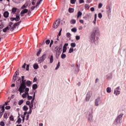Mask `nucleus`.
Returning a JSON list of instances; mask_svg holds the SVG:
<instances>
[{"label": "nucleus", "mask_w": 126, "mask_h": 126, "mask_svg": "<svg viewBox=\"0 0 126 126\" xmlns=\"http://www.w3.org/2000/svg\"><path fill=\"white\" fill-rule=\"evenodd\" d=\"M9 119L11 121H14V118H13V116L12 115H11L9 117Z\"/></svg>", "instance_id": "nucleus-48"}, {"label": "nucleus", "mask_w": 126, "mask_h": 126, "mask_svg": "<svg viewBox=\"0 0 126 126\" xmlns=\"http://www.w3.org/2000/svg\"><path fill=\"white\" fill-rule=\"evenodd\" d=\"M100 103H101V97L100 96H98L97 98L95 99L94 105L98 107Z\"/></svg>", "instance_id": "nucleus-7"}, {"label": "nucleus", "mask_w": 126, "mask_h": 126, "mask_svg": "<svg viewBox=\"0 0 126 126\" xmlns=\"http://www.w3.org/2000/svg\"><path fill=\"white\" fill-rule=\"evenodd\" d=\"M92 94L90 92H89L87 93L86 97V102H89V100L91 98V95Z\"/></svg>", "instance_id": "nucleus-9"}, {"label": "nucleus", "mask_w": 126, "mask_h": 126, "mask_svg": "<svg viewBox=\"0 0 126 126\" xmlns=\"http://www.w3.org/2000/svg\"><path fill=\"white\" fill-rule=\"evenodd\" d=\"M66 58V55L64 54L63 53H62L61 55V59H65Z\"/></svg>", "instance_id": "nucleus-27"}, {"label": "nucleus", "mask_w": 126, "mask_h": 126, "mask_svg": "<svg viewBox=\"0 0 126 126\" xmlns=\"http://www.w3.org/2000/svg\"><path fill=\"white\" fill-rule=\"evenodd\" d=\"M7 105V102H5L2 106L0 105V110L4 112V107Z\"/></svg>", "instance_id": "nucleus-12"}, {"label": "nucleus", "mask_w": 126, "mask_h": 126, "mask_svg": "<svg viewBox=\"0 0 126 126\" xmlns=\"http://www.w3.org/2000/svg\"><path fill=\"white\" fill-rule=\"evenodd\" d=\"M29 119V114H28L26 118V121H28Z\"/></svg>", "instance_id": "nucleus-62"}, {"label": "nucleus", "mask_w": 126, "mask_h": 126, "mask_svg": "<svg viewBox=\"0 0 126 126\" xmlns=\"http://www.w3.org/2000/svg\"><path fill=\"white\" fill-rule=\"evenodd\" d=\"M32 96L29 95V94H28V96H27L28 100H32Z\"/></svg>", "instance_id": "nucleus-39"}, {"label": "nucleus", "mask_w": 126, "mask_h": 126, "mask_svg": "<svg viewBox=\"0 0 126 126\" xmlns=\"http://www.w3.org/2000/svg\"><path fill=\"white\" fill-rule=\"evenodd\" d=\"M107 12L108 14H110L111 12H112V9H111V7L108 8Z\"/></svg>", "instance_id": "nucleus-21"}, {"label": "nucleus", "mask_w": 126, "mask_h": 126, "mask_svg": "<svg viewBox=\"0 0 126 126\" xmlns=\"http://www.w3.org/2000/svg\"><path fill=\"white\" fill-rule=\"evenodd\" d=\"M29 106L30 109H32V108L34 107V104H33V103H30V105Z\"/></svg>", "instance_id": "nucleus-33"}, {"label": "nucleus", "mask_w": 126, "mask_h": 126, "mask_svg": "<svg viewBox=\"0 0 126 126\" xmlns=\"http://www.w3.org/2000/svg\"><path fill=\"white\" fill-rule=\"evenodd\" d=\"M61 35H62V30H61V31H60L58 35V40H59V36H61Z\"/></svg>", "instance_id": "nucleus-53"}, {"label": "nucleus", "mask_w": 126, "mask_h": 126, "mask_svg": "<svg viewBox=\"0 0 126 126\" xmlns=\"http://www.w3.org/2000/svg\"><path fill=\"white\" fill-rule=\"evenodd\" d=\"M26 80H24V76H22V83L21 84V86L19 87V91L21 94V93H23L25 92V88L26 86L25 85V82Z\"/></svg>", "instance_id": "nucleus-1"}, {"label": "nucleus", "mask_w": 126, "mask_h": 126, "mask_svg": "<svg viewBox=\"0 0 126 126\" xmlns=\"http://www.w3.org/2000/svg\"><path fill=\"white\" fill-rule=\"evenodd\" d=\"M85 6L87 9H89V8H90V6L89 5V4H85Z\"/></svg>", "instance_id": "nucleus-44"}, {"label": "nucleus", "mask_w": 126, "mask_h": 126, "mask_svg": "<svg viewBox=\"0 0 126 126\" xmlns=\"http://www.w3.org/2000/svg\"><path fill=\"white\" fill-rule=\"evenodd\" d=\"M70 2L72 4H74L75 3V0H71Z\"/></svg>", "instance_id": "nucleus-55"}, {"label": "nucleus", "mask_w": 126, "mask_h": 126, "mask_svg": "<svg viewBox=\"0 0 126 126\" xmlns=\"http://www.w3.org/2000/svg\"><path fill=\"white\" fill-rule=\"evenodd\" d=\"M28 107H27V106H24V107H23V110H24V111H25L26 112L27 111H28Z\"/></svg>", "instance_id": "nucleus-31"}, {"label": "nucleus", "mask_w": 126, "mask_h": 126, "mask_svg": "<svg viewBox=\"0 0 126 126\" xmlns=\"http://www.w3.org/2000/svg\"><path fill=\"white\" fill-rule=\"evenodd\" d=\"M30 101H27L26 102V105H27L28 106H29L30 105Z\"/></svg>", "instance_id": "nucleus-61"}, {"label": "nucleus", "mask_w": 126, "mask_h": 126, "mask_svg": "<svg viewBox=\"0 0 126 126\" xmlns=\"http://www.w3.org/2000/svg\"><path fill=\"white\" fill-rule=\"evenodd\" d=\"M28 95V93H25L22 96L23 98L24 99L26 98V97H27Z\"/></svg>", "instance_id": "nucleus-23"}, {"label": "nucleus", "mask_w": 126, "mask_h": 126, "mask_svg": "<svg viewBox=\"0 0 126 126\" xmlns=\"http://www.w3.org/2000/svg\"><path fill=\"white\" fill-rule=\"evenodd\" d=\"M0 126H5V124H4V122L1 121L0 123Z\"/></svg>", "instance_id": "nucleus-51"}, {"label": "nucleus", "mask_w": 126, "mask_h": 126, "mask_svg": "<svg viewBox=\"0 0 126 126\" xmlns=\"http://www.w3.org/2000/svg\"><path fill=\"white\" fill-rule=\"evenodd\" d=\"M33 66L34 69H38V68H39V65H38L37 63H34Z\"/></svg>", "instance_id": "nucleus-17"}, {"label": "nucleus", "mask_w": 126, "mask_h": 126, "mask_svg": "<svg viewBox=\"0 0 126 126\" xmlns=\"http://www.w3.org/2000/svg\"><path fill=\"white\" fill-rule=\"evenodd\" d=\"M23 102H24L23 100H21L19 101L18 104H19V106H21V105H22V104H23Z\"/></svg>", "instance_id": "nucleus-41"}, {"label": "nucleus", "mask_w": 126, "mask_h": 126, "mask_svg": "<svg viewBox=\"0 0 126 126\" xmlns=\"http://www.w3.org/2000/svg\"><path fill=\"white\" fill-rule=\"evenodd\" d=\"M21 22H17L16 23H15V24H14L13 28L15 29V28H16V26H18V25H19L20 24Z\"/></svg>", "instance_id": "nucleus-18"}, {"label": "nucleus", "mask_w": 126, "mask_h": 126, "mask_svg": "<svg viewBox=\"0 0 126 126\" xmlns=\"http://www.w3.org/2000/svg\"><path fill=\"white\" fill-rule=\"evenodd\" d=\"M50 43H51V41L50 40V39H48L45 41V43L47 45H49V44H50Z\"/></svg>", "instance_id": "nucleus-45"}, {"label": "nucleus", "mask_w": 126, "mask_h": 126, "mask_svg": "<svg viewBox=\"0 0 126 126\" xmlns=\"http://www.w3.org/2000/svg\"><path fill=\"white\" fill-rule=\"evenodd\" d=\"M98 18H102L103 15H102V13H99L98 14Z\"/></svg>", "instance_id": "nucleus-47"}, {"label": "nucleus", "mask_w": 126, "mask_h": 126, "mask_svg": "<svg viewBox=\"0 0 126 126\" xmlns=\"http://www.w3.org/2000/svg\"><path fill=\"white\" fill-rule=\"evenodd\" d=\"M8 30H9V27H6L2 30V32L5 33Z\"/></svg>", "instance_id": "nucleus-19"}, {"label": "nucleus", "mask_w": 126, "mask_h": 126, "mask_svg": "<svg viewBox=\"0 0 126 126\" xmlns=\"http://www.w3.org/2000/svg\"><path fill=\"white\" fill-rule=\"evenodd\" d=\"M9 15V13L7 11H5L3 13V16H4L6 18L8 17V16Z\"/></svg>", "instance_id": "nucleus-15"}, {"label": "nucleus", "mask_w": 126, "mask_h": 126, "mask_svg": "<svg viewBox=\"0 0 126 126\" xmlns=\"http://www.w3.org/2000/svg\"><path fill=\"white\" fill-rule=\"evenodd\" d=\"M41 52H42V49L41 48H40L39 49L38 52H37V57H39V56H40V55L41 54Z\"/></svg>", "instance_id": "nucleus-28"}, {"label": "nucleus", "mask_w": 126, "mask_h": 126, "mask_svg": "<svg viewBox=\"0 0 126 126\" xmlns=\"http://www.w3.org/2000/svg\"><path fill=\"white\" fill-rule=\"evenodd\" d=\"M73 52V48H70L69 50V54H71Z\"/></svg>", "instance_id": "nucleus-43"}, {"label": "nucleus", "mask_w": 126, "mask_h": 126, "mask_svg": "<svg viewBox=\"0 0 126 126\" xmlns=\"http://www.w3.org/2000/svg\"><path fill=\"white\" fill-rule=\"evenodd\" d=\"M27 12H28V9H24L23 10L21 11V16H23L24 14L25 13H27Z\"/></svg>", "instance_id": "nucleus-11"}, {"label": "nucleus", "mask_w": 126, "mask_h": 126, "mask_svg": "<svg viewBox=\"0 0 126 126\" xmlns=\"http://www.w3.org/2000/svg\"><path fill=\"white\" fill-rule=\"evenodd\" d=\"M95 36L96 35H94V34H92L91 33V35L90 37L91 42L92 43H94V44H96V43H97V42L96 41V39H95Z\"/></svg>", "instance_id": "nucleus-8"}, {"label": "nucleus", "mask_w": 126, "mask_h": 126, "mask_svg": "<svg viewBox=\"0 0 126 126\" xmlns=\"http://www.w3.org/2000/svg\"><path fill=\"white\" fill-rule=\"evenodd\" d=\"M17 9L16 8H15V7L12 8V13H14L15 12H16V10Z\"/></svg>", "instance_id": "nucleus-32"}, {"label": "nucleus", "mask_w": 126, "mask_h": 126, "mask_svg": "<svg viewBox=\"0 0 126 126\" xmlns=\"http://www.w3.org/2000/svg\"><path fill=\"white\" fill-rule=\"evenodd\" d=\"M81 15H82V12H81L80 11H79L78 12V15H77V17H80V16H81Z\"/></svg>", "instance_id": "nucleus-35"}, {"label": "nucleus", "mask_w": 126, "mask_h": 126, "mask_svg": "<svg viewBox=\"0 0 126 126\" xmlns=\"http://www.w3.org/2000/svg\"><path fill=\"white\" fill-rule=\"evenodd\" d=\"M3 118H4V119H7V113H4L3 115Z\"/></svg>", "instance_id": "nucleus-52"}, {"label": "nucleus", "mask_w": 126, "mask_h": 126, "mask_svg": "<svg viewBox=\"0 0 126 126\" xmlns=\"http://www.w3.org/2000/svg\"><path fill=\"white\" fill-rule=\"evenodd\" d=\"M59 68H60V62H58V63L57 65V67L55 68L56 70H57V69H59Z\"/></svg>", "instance_id": "nucleus-40"}, {"label": "nucleus", "mask_w": 126, "mask_h": 126, "mask_svg": "<svg viewBox=\"0 0 126 126\" xmlns=\"http://www.w3.org/2000/svg\"><path fill=\"white\" fill-rule=\"evenodd\" d=\"M106 91H107V93H111V92H112V89H111V88L108 87L106 89Z\"/></svg>", "instance_id": "nucleus-24"}, {"label": "nucleus", "mask_w": 126, "mask_h": 126, "mask_svg": "<svg viewBox=\"0 0 126 126\" xmlns=\"http://www.w3.org/2000/svg\"><path fill=\"white\" fill-rule=\"evenodd\" d=\"M102 6H103V4H102V3H99L98 4V8H102Z\"/></svg>", "instance_id": "nucleus-50"}, {"label": "nucleus", "mask_w": 126, "mask_h": 126, "mask_svg": "<svg viewBox=\"0 0 126 126\" xmlns=\"http://www.w3.org/2000/svg\"><path fill=\"white\" fill-rule=\"evenodd\" d=\"M112 73H109L107 75V78H112Z\"/></svg>", "instance_id": "nucleus-37"}, {"label": "nucleus", "mask_w": 126, "mask_h": 126, "mask_svg": "<svg viewBox=\"0 0 126 126\" xmlns=\"http://www.w3.org/2000/svg\"><path fill=\"white\" fill-rule=\"evenodd\" d=\"M46 58H47V55H46V54H43L41 57L38 59L39 63H43V62H44L45 60H46Z\"/></svg>", "instance_id": "nucleus-6"}, {"label": "nucleus", "mask_w": 126, "mask_h": 126, "mask_svg": "<svg viewBox=\"0 0 126 126\" xmlns=\"http://www.w3.org/2000/svg\"><path fill=\"white\" fill-rule=\"evenodd\" d=\"M114 93L117 96V95H120V94H121V92L120 91L114 90Z\"/></svg>", "instance_id": "nucleus-16"}, {"label": "nucleus", "mask_w": 126, "mask_h": 126, "mask_svg": "<svg viewBox=\"0 0 126 126\" xmlns=\"http://www.w3.org/2000/svg\"><path fill=\"white\" fill-rule=\"evenodd\" d=\"M91 11L93 12V11H95V8H94V7H92L91 8Z\"/></svg>", "instance_id": "nucleus-60"}, {"label": "nucleus", "mask_w": 126, "mask_h": 126, "mask_svg": "<svg viewBox=\"0 0 126 126\" xmlns=\"http://www.w3.org/2000/svg\"><path fill=\"white\" fill-rule=\"evenodd\" d=\"M71 31H72V32H74V33H75L76 32H77V29H76V28H74L71 29Z\"/></svg>", "instance_id": "nucleus-36"}, {"label": "nucleus", "mask_w": 126, "mask_h": 126, "mask_svg": "<svg viewBox=\"0 0 126 126\" xmlns=\"http://www.w3.org/2000/svg\"><path fill=\"white\" fill-rule=\"evenodd\" d=\"M32 109L30 108V111L29 112H28V115H29V114H32Z\"/></svg>", "instance_id": "nucleus-58"}, {"label": "nucleus", "mask_w": 126, "mask_h": 126, "mask_svg": "<svg viewBox=\"0 0 126 126\" xmlns=\"http://www.w3.org/2000/svg\"><path fill=\"white\" fill-rule=\"evenodd\" d=\"M91 34H94V35H97V36H99V35H100V29H99V27H94Z\"/></svg>", "instance_id": "nucleus-4"}, {"label": "nucleus", "mask_w": 126, "mask_h": 126, "mask_svg": "<svg viewBox=\"0 0 126 126\" xmlns=\"http://www.w3.org/2000/svg\"><path fill=\"white\" fill-rule=\"evenodd\" d=\"M61 24V19H57L54 23L53 27L57 29L59 26H60V24Z\"/></svg>", "instance_id": "nucleus-5"}, {"label": "nucleus", "mask_w": 126, "mask_h": 126, "mask_svg": "<svg viewBox=\"0 0 126 126\" xmlns=\"http://www.w3.org/2000/svg\"><path fill=\"white\" fill-rule=\"evenodd\" d=\"M63 48V46L60 45V46L58 47V50H59V52H62V48Z\"/></svg>", "instance_id": "nucleus-46"}, {"label": "nucleus", "mask_w": 126, "mask_h": 126, "mask_svg": "<svg viewBox=\"0 0 126 126\" xmlns=\"http://www.w3.org/2000/svg\"><path fill=\"white\" fill-rule=\"evenodd\" d=\"M87 118L89 123H93V121H94L93 119V108H91V111L88 112Z\"/></svg>", "instance_id": "nucleus-3"}, {"label": "nucleus", "mask_w": 126, "mask_h": 126, "mask_svg": "<svg viewBox=\"0 0 126 126\" xmlns=\"http://www.w3.org/2000/svg\"><path fill=\"white\" fill-rule=\"evenodd\" d=\"M17 73H18V72L16 71L13 78V81H15V80H16V77H17V75H18Z\"/></svg>", "instance_id": "nucleus-14"}, {"label": "nucleus", "mask_w": 126, "mask_h": 126, "mask_svg": "<svg viewBox=\"0 0 126 126\" xmlns=\"http://www.w3.org/2000/svg\"><path fill=\"white\" fill-rule=\"evenodd\" d=\"M50 63H53V62H54V56L53 55L50 56Z\"/></svg>", "instance_id": "nucleus-20"}, {"label": "nucleus", "mask_w": 126, "mask_h": 126, "mask_svg": "<svg viewBox=\"0 0 126 126\" xmlns=\"http://www.w3.org/2000/svg\"><path fill=\"white\" fill-rule=\"evenodd\" d=\"M35 93H34L33 94V96L32 99L31 100V103H33V102H34V100H35Z\"/></svg>", "instance_id": "nucleus-34"}, {"label": "nucleus", "mask_w": 126, "mask_h": 126, "mask_svg": "<svg viewBox=\"0 0 126 126\" xmlns=\"http://www.w3.org/2000/svg\"><path fill=\"white\" fill-rule=\"evenodd\" d=\"M37 87H38V86L36 84H34L32 85V89H33V90L37 89Z\"/></svg>", "instance_id": "nucleus-26"}, {"label": "nucleus", "mask_w": 126, "mask_h": 126, "mask_svg": "<svg viewBox=\"0 0 126 126\" xmlns=\"http://www.w3.org/2000/svg\"><path fill=\"white\" fill-rule=\"evenodd\" d=\"M43 0H39V1L37 2L35 7H38L40 3H41V1Z\"/></svg>", "instance_id": "nucleus-30"}, {"label": "nucleus", "mask_w": 126, "mask_h": 126, "mask_svg": "<svg viewBox=\"0 0 126 126\" xmlns=\"http://www.w3.org/2000/svg\"><path fill=\"white\" fill-rule=\"evenodd\" d=\"M80 39V36H79V35L76 36V39L77 40H79Z\"/></svg>", "instance_id": "nucleus-59"}, {"label": "nucleus", "mask_w": 126, "mask_h": 126, "mask_svg": "<svg viewBox=\"0 0 126 126\" xmlns=\"http://www.w3.org/2000/svg\"><path fill=\"white\" fill-rule=\"evenodd\" d=\"M16 21H19L20 20V16L19 14H17L16 17Z\"/></svg>", "instance_id": "nucleus-22"}, {"label": "nucleus", "mask_w": 126, "mask_h": 126, "mask_svg": "<svg viewBox=\"0 0 126 126\" xmlns=\"http://www.w3.org/2000/svg\"><path fill=\"white\" fill-rule=\"evenodd\" d=\"M24 8H26V6L25 5H24L22 6L21 9H24Z\"/></svg>", "instance_id": "nucleus-63"}, {"label": "nucleus", "mask_w": 126, "mask_h": 126, "mask_svg": "<svg viewBox=\"0 0 126 126\" xmlns=\"http://www.w3.org/2000/svg\"><path fill=\"white\" fill-rule=\"evenodd\" d=\"M66 36H67V38H70V37L71 36V34L69 32H67Z\"/></svg>", "instance_id": "nucleus-42"}, {"label": "nucleus", "mask_w": 126, "mask_h": 126, "mask_svg": "<svg viewBox=\"0 0 126 126\" xmlns=\"http://www.w3.org/2000/svg\"><path fill=\"white\" fill-rule=\"evenodd\" d=\"M21 121H22L21 118H19L17 121V123H18V124H21Z\"/></svg>", "instance_id": "nucleus-49"}, {"label": "nucleus", "mask_w": 126, "mask_h": 126, "mask_svg": "<svg viewBox=\"0 0 126 126\" xmlns=\"http://www.w3.org/2000/svg\"><path fill=\"white\" fill-rule=\"evenodd\" d=\"M3 112L4 111H2V112H0V119L1 118V117H2V115H3Z\"/></svg>", "instance_id": "nucleus-56"}, {"label": "nucleus", "mask_w": 126, "mask_h": 126, "mask_svg": "<svg viewBox=\"0 0 126 126\" xmlns=\"http://www.w3.org/2000/svg\"><path fill=\"white\" fill-rule=\"evenodd\" d=\"M68 11L69 12H70V13H72V12H73V11H74V9L72 8H69L68 9Z\"/></svg>", "instance_id": "nucleus-29"}, {"label": "nucleus", "mask_w": 126, "mask_h": 126, "mask_svg": "<svg viewBox=\"0 0 126 126\" xmlns=\"http://www.w3.org/2000/svg\"><path fill=\"white\" fill-rule=\"evenodd\" d=\"M6 110H9L10 109V106H7L5 107Z\"/></svg>", "instance_id": "nucleus-57"}, {"label": "nucleus", "mask_w": 126, "mask_h": 126, "mask_svg": "<svg viewBox=\"0 0 126 126\" xmlns=\"http://www.w3.org/2000/svg\"><path fill=\"white\" fill-rule=\"evenodd\" d=\"M123 116H124V114L121 113L115 119L114 121V124L116 126H119V125H121L122 123H123Z\"/></svg>", "instance_id": "nucleus-2"}, {"label": "nucleus", "mask_w": 126, "mask_h": 126, "mask_svg": "<svg viewBox=\"0 0 126 126\" xmlns=\"http://www.w3.org/2000/svg\"><path fill=\"white\" fill-rule=\"evenodd\" d=\"M31 84H32V82L30 81H25V85H27L28 87H30L31 86Z\"/></svg>", "instance_id": "nucleus-13"}, {"label": "nucleus", "mask_w": 126, "mask_h": 126, "mask_svg": "<svg viewBox=\"0 0 126 126\" xmlns=\"http://www.w3.org/2000/svg\"><path fill=\"white\" fill-rule=\"evenodd\" d=\"M76 21L75 20H71L70 21L71 24H75Z\"/></svg>", "instance_id": "nucleus-38"}, {"label": "nucleus", "mask_w": 126, "mask_h": 126, "mask_svg": "<svg viewBox=\"0 0 126 126\" xmlns=\"http://www.w3.org/2000/svg\"><path fill=\"white\" fill-rule=\"evenodd\" d=\"M25 89L26 93H28V92H29V88H25Z\"/></svg>", "instance_id": "nucleus-54"}, {"label": "nucleus", "mask_w": 126, "mask_h": 126, "mask_svg": "<svg viewBox=\"0 0 126 126\" xmlns=\"http://www.w3.org/2000/svg\"><path fill=\"white\" fill-rule=\"evenodd\" d=\"M26 70H29V64L27 65Z\"/></svg>", "instance_id": "nucleus-64"}, {"label": "nucleus", "mask_w": 126, "mask_h": 126, "mask_svg": "<svg viewBox=\"0 0 126 126\" xmlns=\"http://www.w3.org/2000/svg\"><path fill=\"white\" fill-rule=\"evenodd\" d=\"M70 46L72 48H75L76 47V44L75 42L71 43Z\"/></svg>", "instance_id": "nucleus-25"}, {"label": "nucleus", "mask_w": 126, "mask_h": 126, "mask_svg": "<svg viewBox=\"0 0 126 126\" xmlns=\"http://www.w3.org/2000/svg\"><path fill=\"white\" fill-rule=\"evenodd\" d=\"M67 46H68V43H65L64 46H63V53H64L65 52H66V50H67Z\"/></svg>", "instance_id": "nucleus-10"}]
</instances>
